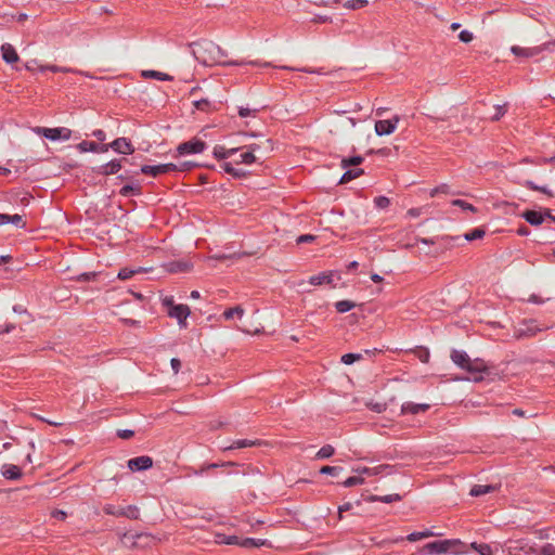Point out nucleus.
<instances>
[{
  "mask_svg": "<svg viewBox=\"0 0 555 555\" xmlns=\"http://www.w3.org/2000/svg\"><path fill=\"white\" fill-rule=\"evenodd\" d=\"M193 55L204 65L220 64L225 53L211 40L203 39L192 43Z\"/></svg>",
  "mask_w": 555,
  "mask_h": 555,
  "instance_id": "1",
  "label": "nucleus"
},
{
  "mask_svg": "<svg viewBox=\"0 0 555 555\" xmlns=\"http://www.w3.org/2000/svg\"><path fill=\"white\" fill-rule=\"evenodd\" d=\"M34 132L40 135H43L46 139L51 141H67L72 137V130L66 127L60 128H43L36 127L34 128Z\"/></svg>",
  "mask_w": 555,
  "mask_h": 555,
  "instance_id": "2",
  "label": "nucleus"
},
{
  "mask_svg": "<svg viewBox=\"0 0 555 555\" xmlns=\"http://www.w3.org/2000/svg\"><path fill=\"white\" fill-rule=\"evenodd\" d=\"M463 370L469 374L467 379L479 382L482 379V373L487 371V365L481 359H469Z\"/></svg>",
  "mask_w": 555,
  "mask_h": 555,
  "instance_id": "3",
  "label": "nucleus"
},
{
  "mask_svg": "<svg viewBox=\"0 0 555 555\" xmlns=\"http://www.w3.org/2000/svg\"><path fill=\"white\" fill-rule=\"evenodd\" d=\"M552 46H555V40L546 42L542 46L532 47V48H522L519 46H513L511 48V51L516 56L532 57V56L540 54L544 50H548Z\"/></svg>",
  "mask_w": 555,
  "mask_h": 555,
  "instance_id": "4",
  "label": "nucleus"
},
{
  "mask_svg": "<svg viewBox=\"0 0 555 555\" xmlns=\"http://www.w3.org/2000/svg\"><path fill=\"white\" fill-rule=\"evenodd\" d=\"M540 331H541V328L538 327V325L535 324V321L529 320V321H524L518 326H516L513 335L515 338L521 339L525 337L534 336Z\"/></svg>",
  "mask_w": 555,
  "mask_h": 555,
  "instance_id": "5",
  "label": "nucleus"
},
{
  "mask_svg": "<svg viewBox=\"0 0 555 555\" xmlns=\"http://www.w3.org/2000/svg\"><path fill=\"white\" fill-rule=\"evenodd\" d=\"M178 165L168 163V164H160V165H144L141 167V172L144 175H150L153 177L159 176V175H166L172 171H177Z\"/></svg>",
  "mask_w": 555,
  "mask_h": 555,
  "instance_id": "6",
  "label": "nucleus"
},
{
  "mask_svg": "<svg viewBox=\"0 0 555 555\" xmlns=\"http://www.w3.org/2000/svg\"><path fill=\"white\" fill-rule=\"evenodd\" d=\"M399 116H393L391 119L377 120L375 122V132L377 135H389L397 129L399 124Z\"/></svg>",
  "mask_w": 555,
  "mask_h": 555,
  "instance_id": "7",
  "label": "nucleus"
},
{
  "mask_svg": "<svg viewBox=\"0 0 555 555\" xmlns=\"http://www.w3.org/2000/svg\"><path fill=\"white\" fill-rule=\"evenodd\" d=\"M206 144L204 141L198 139H193L188 142H183L179 144L177 151L180 155L185 154H198L202 153L205 149Z\"/></svg>",
  "mask_w": 555,
  "mask_h": 555,
  "instance_id": "8",
  "label": "nucleus"
},
{
  "mask_svg": "<svg viewBox=\"0 0 555 555\" xmlns=\"http://www.w3.org/2000/svg\"><path fill=\"white\" fill-rule=\"evenodd\" d=\"M191 310L189 306L179 304L168 310V315L178 321L180 327H186V319L189 318Z\"/></svg>",
  "mask_w": 555,
  "mask_h": 555,
  "instance_id": "9",
  "label": "nucleus"
},
{
  "mask_svg": "<svg viewBox=\"0 0 555 555\" xmlns=\"http://www.w3.org/2000/svg\"><path fill=\"white\" fill-rule=\"evenodd\" d=\"M532 547L525 540H509L504 544V552L508 555H518L519 552L529 554Z\"/></svg>",
  "mask_w": 555,
  "mask_h": 555,
  "instance_id": "10",
  "label": "nucleus"
},
{
  "mask_svg": "<svg viewBox=\"0 0 555 555\" xmlns=\"http://www.w3.org/2000/svg\"><path fill=\"white\" fill-rule=\"evenodd\" d=\"M522 217L525 218V220L527 222H529L532 225H540V224H542L543 221L545 220V218H550L553 221H555V217H553L551 215L550 210H547V209L544 212L537 211V210H526L522 214Z\"/></svg>",
  "mask_w": 555,
  "mask_h": 555,
  "instance_id": "11",
  "label": "nucleus"
},
{
  "mask_svg": "<svg viewBox=\"0 0 555 555\" xmlns=\"http://www.w3.org/2000/svg\"><path fill=\"white\" fill-rule=\"evenodd\" d=\"M455 544L447 540L434 541L425 544L423 551L427 554H446L449 553V546Z\"/></svg>",
  "mask_w": 555,
  "mask_h": 555,
  "instance_id": "12",
  "label": "nucleus"
},
{
  "mask_svg": "<svg viewBox=\"0 0 555 555\" xmlns=\"http://www.w3.org/2000/svg\"><path fill=\"white\" fill-rule=\"evenodd\" d=\"M127 466L132 472L145 470L153 466V460L147 455H142L130 459L127 463Z\"/></svg>",
  "mask_w": 555,
  "mask_h": 555,
  "instance_id": "13",
  "label": "nucleus"
},
{
  "mask_svg": "<svg viewBox=\"0 0 555 555\" xmlns=\"http://www.w3.org/2000/svg\"><path fill=\"white\" fill-rule=\"evenodd\" d=\"M108 149L114 150L116 153L129 155L134 152V147L131 142L126 138H117L112 143L107 144Z\"/></svg>",
  "mask_w": 555,
  "mask_h": 555,
  "instance_id": "14",
  "label": "nucleus"
},
{
  "mask_svg": "<svg viewBox=\"0 0 555 555\" xmlns=\"http://www.w3.org/2000/svg\"><path fill=\"white\" fill-rule=\"evenodd\" d=\"M77 149L81 153H86V152L106 153L108 151V145H105V144L100 145L92 141H82L77 145Z\"/></svg>",
  "mask_w": 555,
  "mask_h": 555,
  "instance_id": "15",
  "label": "nucleus"
},
{
  "mask_svg": "<svg viewBox=\"0 0 555 555\" xmlns=\"http://www.w3.org/2000/svg\"><path fill=\"white\" fill-rule=\"evenodd\" d=\"M1 475L9 480H18L22 477V470L14 464H4L1 467Z\"/></svg>",
  "mask_w": 555,
  "mask_h": 555,
  "instance_id": "16",
  "label": "nucleus"
},
{
  "mask_svg": "<svg viewBox=\"0 0 555 555\" xmlns=\"http://www.w3.org/2000/svg\"><path fill=\"white\" fill-rule=\"evenodd\" d=\"M141 539H150V535L146 533H132L126 532L121 537V543L127 547H135L138 545V541Z\"/></svg>",
  "mask_w": 555,
  "mask_h": 555,
  "instance_id": "17",
  "label": "nucleus"
},
{
  "mask_svg": "<svg viewBox=\"0 0 555 555\" xmlns=\"http://www.w3.org/2000/svg\"><path fill=\"white\" fill-rule=\"evenodd\" d=\"M517 183L529 189V190L542 192L543 194L547 195L548 197L554 196V193L552 192V190H550L546 185H543V186L537 185L531 180L518 178Z\"/></svg>",
  "mask_w": 555,
  "mask_h": 555,
  "instance_id": "18",
  "label": "nucleus"
},
{
  "mask_svg": "<svg viewBox=\"0 0 555 555\" xmlns=\"http://www.w3.org/2000/svg\"><path fill=\"white\" fill-rule=\"evenodd\" d=\"M1 54H2V59L7 62V63H15L18 61V55L14 49V47L10 43H3L1 46Z\"/></svg>",
  "mask_w": 555,
  "mask_h": 555,
  "instance_id": "19",
  "label": "nucleus"
},
{
  "mask_svg": "<svg viewBox=\"0 0 555 555\" xmlns=\"http://www.w3.org/2000/svg\"><path fill=\"white\" fill-rule=\"evenodd\" d=\"M121 169V160L114 159L98 169V173L103 176L115 175Z\"/></svg>",
  "mask_w": 555,
  "mask_h": 555,
  "instance_id": "20",
  "label": "nucleus"
},
{
  "mask_svg": "<svg viewBox=\"0 0 555 555\" xmlns=\"http://www.w3.org/2000/svg\"><path fill=\"white\" fill-rule=\"evenodd\" d=\"M429 409V404H416L413 402H405L401 406L402 414H418Z\"/></svg>",
  "mask_w": 555,
  "mask_h": 555,
  "instance_id": "21",
  "label": "nucleus"
},
{
  "mask_svg": "<svg viewBox=\"0 0 555 555\" xmlns=\"http://www.w3.org/2000/svg\"><path fill=\"white\" fill-rule=\"evenodd\" d=\"M259 444H260L259 440L238 439V440H235L230 446H222L221 449L223 451H229V450H234V449L255 447V446H259Z\"/></svg>",
  "mask_w": 555,
  "mask_h": 555,
  "instance_id": "22",
  "label": "nucleus"
},
{
  "mask_svg": "<svg viewBox=\"0 0 555 555\" xmlns=\"http://www.w3.org/2000/svg\"><path fill=\"white\" fill-rule=\"evenodd\" d=\"M441 535H442V533H440V532H435L430 529H426L424 531H415V532L410 533L406 537V540L410 542H416L422 539H426V538H430V537H441Z\"/></svg>",
  "mask_w": 555,
  "mask_h": 555,
  "instance_id": "23",
  "label": "nucleus"
},
{
  "mask_svg": "<svg viewBox=\"0 0 555 555\" xmlns=\"http://www.w3.org/2000/svg\"><path fill=\"white\" fill-rule=\"evenodd\" d=\"M240 149L232 147V149H225L222 145H216L214 147L212 154L218 159H227L231 156H233Z\"/></svg>",
  "mask_w": 555,
  "mask_h": 555,
  "instance_id": "24",
  "label": "nucleus"
},
{
  "mask_svg": "<svg viewBox=\"0 0 555 555\" xmlns=\"http://www.w3.org/2000/svg\"><path fill=\"white\" fill-rule=\"evenodd\" d=\"M215 542L217 544L240 545L241 546V539L236 535H225L223 533H216Z\"/></svg>",
  "mask_w": 555,
  "mask_h": 555,
  "instance_id": "25",
  "label": "nucleus"
},
{
  "mask_svg": "<svg viewBox=\"0 0 555 555\" xmlns=\"http://www.w3.org/2000/svg\"><path fill=\"white\" fill-rule=\"evenodd\" d=\"M270 545H271V543L264 539L246 538V539L241 540V546L245 547V548L270 546Z\"/></svg>",
  "mask_w": 555,
  "mask_h": 555,
  "instance_id": "26",
  "label": "nucleus"
},
{
  "mask_svg": "<svg viewBox=\"0 0 555 555\" xmlns=\"http://www.w3.org/2000/svg\"><path fill=\"white\" fill-rule=\"evenodd\" d=\"M451 359L454 362V364H456L457 366L463 369L470 358L468 357V354L465 351L453 350L451 352Z\"/></svg>",
  "mask_w": 555,
  "mask_h": 555,
  "instance_id": "27",
  "label": "nucleus"
},
{
  "mask_svg": "<svg viewBox=\"0 0 555 555\" xmlns=\"http://www.w3.org/2000/svg\"><path fill=\"white\" fill-rule=\"evenodd\" d=\"M192 266L189 262L184 261H173L168 263V271L171 273L176 272H186L190 271Z\"/></svg>",
  "mask_w": 555,
  "mask_h": 555,
  "instance_id": "28",
  "label": "nucleus"
},
{
  "mask_svg": "<svg viewBox=\"0 0 555 555\" xmlns=\"http://www.w3.org/2000/svg\"><path fill=\"white\" fill-rule=\"evenodd\" d=\"M332 282V276L325 272H322L317 275H312L309 279V283L314 286H319L322 284H330Z\"/></svg>",
  "mask_w": 555,
  "mask_h": 555,
  "instance_id": "29",
  "label": "nucleus"
},
{
  "mask_svg": "<svg viewBox=\"0 0 555 555\" xmlns=\"http://www.w3.org/2000/svg\"><path fill=\"white\" fill-rule=\"evenodd\" d=\"M492 491H494V487L493 486H489V485H475L470 489L469 494L472 496H480V495H485L487 493H490Z\"/></svg>",
  "mask_w": 555,
  "mask_h": 555,
  "instance_id": "30",
  "label": "nucleus"
},
{
  "mask_svg": "<svg viewBox=\"0 0 555 555\" xmlns=\"http://www.w3.org/2000/svg\"><path fill=\"white\" fill-rule=\"evenodd\" d=\"M140 516V511L135 505H128L126 507H121L120 517H127L129 519H138Z\"/></svg>",
  "mask_w": 555,
  "mask_h": 555,
  "instance_id": "31",
  "label": "nucleus"
},
{
  "mask_svg": "<svg viewBox=\"0 0 555 555\" xmlns=\"http://www.w3.org/2000/svg\"><path fill=\"white\" fill-rule=\"evenodd\" d=\"M142 76L145 78H154V79L163 80V81L172 80V77L169 76L168 74L157 72V70H143Z\"/></svg>",
  "mask_w": 555,
  "mask_h": 555,
  "instance_id": "32",
  "label": "nucleus"
},
{
  "mask_svg": "<svg viewBox=\"0 0 555 555\" xmlns=\"http://www.w3.org/2000/svg\"><path fill=\"white\" fill-rule=\"evenodd\" d=\"M449 542H454L455 544H452L449 546V553H452L454 555H461V554H465L466 553V550H465V544L459 540V539H450L448 540Z\"/></svg>",
  "mask_w": 555,
  "mask_h": 555,
  "instance_id": "33",
  "label": "nucleus"
},
{
  "mask_svg": "<svg viewBox=\"0 0 555 555\" xmlns=\"http://www.w3.org/2000/svg\"><path fill=\"white\" fill-rule=\"evenodd\" d=\"M221 168L229 175L235 177V178H241V177H244L245 176V171L242 170V169H238V168H235L232 163H223L221 164Z\"/></svg>",
  "mask_w": 555,
  "mask_h": 555,
  "instance_id": "34",
  "label": "nucleus"
},
{
  "mask_svg": "<svg viewBox=\"0 0 555 555\" xmlns=\"http://www.w3.org/2000/svg\"><path fill=\"white\" fill-rule=\"evenodd\" d=\"M470 547L476 551L479 555H493L492 547L487 543L473 542Z\"/></svg>",
  "mask_w": 555,
  "mask_h": 555,
  "instance_id": "35",
  "label": "nucleus"
},
{
  "mask_svg": "<svg viewBox=\"0 0 555 555\" xmlns=\"http://www.w3.org/2000/svg\"><path fill=\"white\" fill-rule=\"evenodd\" d=\"M363 175L362 169H347L340 178V183H347Z\"/></svg>",
  "mask_w": 555,
  "mask_h": 555,
  "instance_id": "36",
  "label": "nucleus"
},
{
  "mask_svg": "<svg viewBox=\"0 0 555 555\" xmlns=\"http://www.w3.org/2000/svg\"><path fill=\"white\" fill-rule=\"evenodd\" d=\"M243 315H244V309L241 306H236L234 308L227 309L222 314V317L225 320H230L234 317L242 319Z\"/></svg>",
  "mask_w": 555,
  "mask_h": 555,
  "instance_id": "37",
  "label": "nucleus"
},
{
  "mask_svg": "<svg viewBox=\"0 0 555 555\" xmlns=\"http://www.w3.org/2000/svg\"><path fill=\"white\" fill-rule=\"evenodd\" d=\"M257 156L253 154V152H248L247 150L245 152H242L240 155V160L236 162V164H244V165H251L256 163Z\"/></svg>",
  "mask_w": 555,
  "mask_h": 555,
  "instance_id": "38",
  "label": "nucleus"
},
{
  "mask_svg": "<svg viewBox=\"0 0 555 555\" xmlns=\"http://www.w3.org/2000/svg\"><path fill=\"white\" fill-rule=\"evenodd\" d=\"M354 302L350 300H339L335 304V308L339 313H345L354 308Z\"/></svg>",
  "mask_w": 555,
  "mask_h": 555,
  "instance_id": "39",
  "label": "nucleus"
},
{
  "mask_svg": "<svg viewBox=\"0 0 555 555\" xmlns=\"http://www.w3.org/2000/svg\"><path fill=\"white\" fill-rule=\"evenodd\" d=\"M362 162H363V157L362 156H352V157H348V158H343L341 159V167L346 169V168H348L350 166H358Z\"/></svg>",
  "mask_w": 555,
  "mask_h": 555,
  "instance_id": "40",
  "label": "nucleus"
},
{
  "mask_svg": "<svg viewBox=\"0 0 555 555\" xmlns=\"http://www.w3.org/2000/svg\"><path fill=\"white\" fill-rule=\"evenodd\" d=\"M334 448L331 444L323 446L317 453L318 459H328L334 454Z\"/></svg>",
  "mask_w": 555,
  "mask_h": 555,
  "instance_id": "41",
  "label": "nucleus"
},
{
  "mask_svg": "<svg viewBox=\"0 0 555 555\" xmlns=\"http://www.w3.org/2000/svg\"><path fill=\"white\" fill-rule=\"evenodd\" d=\"M143 271H144L143 268H138L135 270H131V269H128V268H122L118 272V278L120 280H127V279H130L133 274L139 273V272H143Z\"/></svg>",
  "mask_w": 555,
  "mask_h": 555,
  "instance_id": "42",
  "label": "nucleus"
},
{
  "mask_svg": "<svg viewBox=\"0 0 555 555\" xmlns=\"http://www.w3.org/2000/svg\"><path fill=\"white\" fill-rule=\"evenodd\" d=\"M485 233H486L485 230L477 228L470 232H467L464 235V237L466 241H474V240L482 238L485 236Z\"/></svg>",
  "mask_w": 555,
  "mask_h": 555,
  "instance_id": "43",
  "label": "nucleus"
},
{
  "mask_svg": "<svg viewBox=\"0 0 555 555\" xmlns=\"http://www.w3.org/2000/svg\"><path fill=\"white\" fill-rule=\"evenodd\" d=\"M367 4V0H348L344 7L349 10H356L364 8Z\"/></svg>",
  "mask_w": 555,
  "mask_h": 555,
  "instance_id": "44",
  "label": "nucleus"
},
{
  "mask_svg": "<svg viewBox=\"0 0 555 555\" xmlns=\"http://www.w3.org/2000/svg\"><path fill=\"white\" fill-rule=\"evenodd\" d=\"M119 193L122 196H129L131 194H139L140 193V186L139 185L127 184V185H124L120 189Z\"/></svg>",
  "mask_w": 555,
  "mask_h": 555,
  "instance_id": "45",
  "label": "nucleus"
},
{
  "mask_svg": "<svg viewBox=\"0 0 555 555\" xmlns=\"http://www.w3.org/2000/svg\"><path fill=\"white\" fill-rule=\"evenodd\" d=\"M362 483H364V479L362 477H360V476H352V477L347 478L343 482V486L346 487V488H350V487H354V486L362 485Z\"/></svg>",
  "mask_w": 555,
  "mask_h": 555,
  "instance_id": "46",
  "label": "nucleus"
},
{
  "mask_svg": "<svg viewBox=\"0 0 555 555\" xmlns=\"http://www.w3.org/2000/svg\"><path fill=\"white\" fill-rule=\"evenodd\" d=\"M401 496L399 494H388L383 496H375L374 501L383 502V503H392L400 501Z\"/></svg>",
  "mask_w": 555,
  "mask_h": 555,
  "instance_id": "47",
  "label": "nucleus"
},
{
  "mask_svg": "<svg viewBox=\"0 0 555 555\" xmlns=\"http://www.w3.org/2000/svg\"><path fill=\"white\" fill-rule=\"evenodd\" d=\"M360 359H361L360 353H346L341 357V362L344 364L350 365Z\"/></svg>",
  "mask_w": 555,
  "mask_h": 555,
  "instance_id": "48",
  "label": "nucleus"
},
{
  "mask_svg": "<svg viewBox=\"0 0 555 555\" xmlns=\"http://www.w3.org/2000/svg\"><path fill=\"white\" fill-rule=\"evenodd\" d=\"M103 511H104V513H105V514H107V515H112V516L120 517L121 507L115 506V505H113V504H106V505L103 507Z\"/></svg>",
  "mask_w": 555,
  "mask_h": 555,
  "instance_id": "49",
  "label": "nucleus"
},
{
  "mask_svg": "<svg viewBox=\"0 0 555 555\" xmlns=\"http://www.w3.org/2000/svg\"><path fill=\"white\" fill-rule=\"evenodd\" d=\"M506 105H495L493 106L494 113L490 116L491 120H499L506 113Z\"/></svg>",
  "mask_w": 555,
  "mask_h": 555,
  "instance_id": "50",
  "label": "nucleus"
},
{
  "mask_svg": "<svg viewBox=\"0 0 555 555\" xmlns=\"http://www.w3.org/2000/svg\"><path fill=\"white\" fill-rule=\"evenodd\" d=\"M366 406L376 413H382L386 410V403H383V402L370 401L366 403Z\"/></svg>",
  "mask_w": 555,
  "mask_h": 555,
  "instance_id": "51",
  "label": "nucleus"
},
{
  "mask_svg": "<svg viewBox=\"0 0 555 555\" xmlns=\"http://www.w3.org/2000/svg\"><path fill=\"white\" fill-rule=\"evenodd\" d=\"M341 470H343V468L338 467V466H323L320 469V473L326 474V475H332V476H337Z\"/></svg>",
  "mask_w": 555,
  "mask_h": 555,
  "instance_id": "52",
  "label": "nucleus"
},
{
  "mask_svg": "<svg viewBox=\"0 0 555 555\" xmlns=\"http://www.w3.org/2000/svg\"><path fill=\"white\" fill-rule=\"evenodd\" d=\"M259 109L257 108H249V107H240L238 109V115L242 117V118H246V117H249V116H253L255 117L256 114L258 113Z\"/></svg>",
  "mask_w": 555,
  "mask_h": 555,
  "instance_id": "53",
  "label": "nucleus"
},
{
  "mask_svg": "<svg viewBox=\"0 0 555 555\" xmlns=\"http://www.w3.org/2000/svg\"><path fill=\"white\" fill-rule=\"evenodd\" d=\"M452 205L453 206H459V207H461L464 210L476 211V208L472 204H469V203H467L465 201H462V199H454V201H452Z\"/></svg>",
  "mask_w": 555,
  "mask_h": 555,
  "instance_id": "54",
  "label": "nucleus"
},
{
  "mask_svg": "<svg viewBox=\"0 0 555 555\" xmlns=\"http://www.w3.org/2000/svg\"><path fill=\"white\" fill-rule=\"evenodd\" d=\"M374 203L377 208L385 209L390 205V201L386 196H378L374 199Z\"/></svg>",
  "mask_w": 555,
  "mask_h": 555,
  "instance_id": "55",
  "label": "nucleus"
},
{
  "mask_svg": "<svg viewBox=\"0 0 555 555\" xmlns=\"http://www.w3.org/2000/svg\"><path fill=\"white\" fill-rule=\"evenodd\" d=\"M416 357L421 362L427 363L429 361V351L426 348H420L415 351Z\"/></svg>",
  "mask_w": 555,
  "mask_h": 555,
  "instance_id": "56",
  "label": "nucleus"
},
{
  "mask_svg": "<svg viewBox=\"0 0 555 555\" xmlns=\"http://www.w3.org/2000/svg\"><path fill=\"white\" fill-rule=\"evenodd\" d=\"M9 223H13L17 228H24L25 227V222L23 221V217L21 215H17V214H15L13 216H10Z\"/></svg>",
  "mask_w": 555,
  "mask_h": 555,
  "instance_id": "57",
  "label": "nucleus"
},
{
  "mask_svg": "<svg viewBox=\"0 0 555 555\" xmlns=\"http://www.w3.org/2000/svg\"><path fill=\"white\" fill-rule=\"evenodd\" d=\"M194 106L201 111H207L210 108V102L207 99L194 101Z\"/></svg>",
  "mask_w": 555,
  "mask_h": 555,
  "instance_id": "58",
  "label": "nucleus"
},
{
  "mask_svg": "<svg viewBox=\"0 0 555 555\" xmlns=\"http://www.w3.org/2000/svg\"><path fill=\"white\" fill-rule=\"evenodd\" d=\"M541 555H555V545L547 543L541 547Z\"/></svg>",
  "mask_w": 555,
  "mask_h": 555,
  "instance_id": "59",
  "label": "nucleus"
},
{
  "mask_svg": "<svg viewBox=\"0 0 555 555\" xmlns=\"http://www.w3.org/2000/svg\"><path fill=\"white\" fill-rule=\"evenodd\" d=\"M391 467L389 465H378V466H375V467H371V473H370V476H376V475H379L388 469H390Z\"/></svg>",
  "mask_w": 555,
  "mask_h": 555,
  "instance_id": "60",
  "label": "nucleus"
},
{
  "mask_svg": "<svg viewBox=\"0 0 555 555\" xmlns=\"http://www.w3.org/2000/svg\"><path fill=\"white\" fill-rule=\"evenodd\" d=\"M473 38H474L473 34L468 30H462L459 35V39L465 43L470 42L473 40Z\"/></svg>",
  "mask_w": 555,
  "mask_h": 555,
  "instance_id": "61",
  "label": "nucleus"
},
{
  "mask_svg": "<svg viewBox=\"0 0 555 555\" xmlns=\"http://www.w3.org/2000/svg\"><path fill=\"white\" fill-rule=\"evenodd\" d=\"M315 240L314 235L304 234L297 237V244L310 243Z\"/></svg>",
  "mask_w": 555,
  "mask_h": 555,
  "instance_id": "62",
  "label": "nucleus"
},
{
  "mask_svg": "<svg viewBox=\"0 0 555 555\" xmlns=\"http://www.w3.org/2000/svg\"><path fill=\"white\" fill-rule=\"evenodd\" d=\"M51 516L59 520H65L67 517V514H66V512H64L62 509H54L51 512Z\"/></svg>",
  "mask_w": 555,
  "mask_h": 555,
  "instance_id": "63",
  "label": "nucleus"
},
{
  "mask_svg": "<svg viewBox=\"0 0 555 555\" xmlns=\"http://www.w3.org/2000/svg\"><path fill=\"white\" fill-rule=\"evenodd\" d=\"M133 431L130 429H121L117 431V436L121 439H129L133 436Z\"/></svg>",
  "mask_w": 555,
  "mask_h": 555,
  "instance_id": "64",
  "label": "nucleus"
}]
</instances>
